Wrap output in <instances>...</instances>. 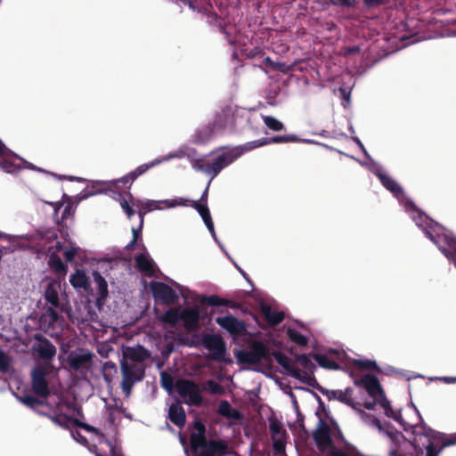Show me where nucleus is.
<instances>
[{
	"label": "nucleus",
	"instance_id": "nucleus-1",
	"mask_svg": "<svg viewBox=\"0 0 456 456\" xmlns=\"http://www.w3.org/2000/svg\"><path fill=\"white\" fill-rule=\"evenodd\" d=\"M193 427L197 432L190 436L191 456H225L228 453L227 442L223 439H208L205 425L197 420Z\"/></svg>",
	"mask_w": 456,
	"mask_h": 456
},
{
	"label": "nucleus",
	"instance_id": "nucleus-2",
	"mask_svg": "<svg viewBox=\"0 0 456 456\" xmlns=\"http://www.w3.org/2000/svg\"><path fill=\"white\" fill-rule=\"evenodd\" d=\"M242 152L239 150H232L219 154L212 161L206 159H197L192 162V167L196 171L202 172L211 175V180L215 178L225 167L232 163L240 157Z\"/></svg>",
	"mask_w": 456,
	"mask_h": 456
},
{
	"label": "nucleus",
	"instance_id": "nucleus-3",
	"mask_svg": "<svg viewBox=\"0 0 456 456\" xmlns=\"http://www.w3.org/2000/svg\"><path fill=\"white\" fill-rule=\"evenodd\" d=\"M426 234L438 247L447 259L453 262L456 266V237L443 227H434L427 230Z\"/></svg>",
	"mask_w": 456,
	"mask_h": 456
},
{
	"label": "nucleus",
	"instance_id": "nucleus-4",
	"mask_svg": "<svg viewBox=\"0 0 456 456\" xmlns=\"http://www.w3.org/2000/svg\"><path fill=\"white\" fill-rule=\"evenodd\" d=\"M269 348L262 341L253 340L248 350H238L235 352V357L240 363L256 365L263 360L269 359Z\"/></svg>",
	"mask_w": 456,
	"mask_h": 456
},
{
	"label": "nucleus",
	"instance_id": "nucleus-5",
	"mask_svg": "<svg viewBox=\"0 0 456 456\" xmlns=\"http://www.w3.org/2000/svg\"><path fill=\"white\" fill-rule=\"evenodd\" d=\"M420 428V434L428 438V444L426 446L427 456H438L444 447L456 444V435L451 439L444 440V434L425 424H422Z\"/></svg>",
	"mask_w": 456,
	"mask_h": 456
},
{
	"label": "nucleus",
	"instance_id": "nucleus-6",
	"mask_svg": "<svg viewBox=\"0 0 456 456\" xmlns=\"http://www.w3.org/2000/svg\"><path fill=\"white\" fill-rule=\"evenodd\" d=\"M201 345L210 352V354L206 356L208 360L216 361L218 362H227L225 359L226 345L220 335H203L201 338Z\"/></svg>",
	"mask_w": 456,
	"mask_h": 456
},
{
	"label": "nucleus",
	"instance_id": "nucleus-7",
	"mask_svg": "<svg viewBox=\"0 0 456 456\" xmlns=\"http://www.w3.org/2000/svg\"><path fill=\"white\" fill-rule=\"evenodd\" d=\"M121 388L126 396H129L135 383L142 381L145 375L144 368L134 363H121Z\"/></svg>",
	"mask_w": 456,
	"mask_h": 456
},
{
	"label": "nucleus",
	"instance_id": "nucleus-8",
	"mask_svg": "<svg viewBox=\"0 0 456 456\" xmlns=\"http://www.w3.org/2000/svg\"><path fill=\"white\" fill-rule=\"evenodd\" d=\"M354 384L359 387H362L372 399L377 400V398H379L387 407L388 406V400L379 379L375 375L365 374L361 379H355Z\"/></svg>",
	"mask_w": 456,
	"mask_h": 456
},
{
	"label": "nucleus",
	"instance_id": "nucleus-9",
	"mask_svg": "<svg viewBox=\"0 0 456 456\" xmlns=\"http://www.w3.org/2000/svg\"><path fill=\"white\" fill-rule=\"evenodd\" d=\"M47 364L37 365L31 370V386L33 392L40 397L46 398L50 395L48 382L45 379L48 374Z\"/></svg>",
	"mask_w": 456,
	"mask_h": 456
},
{
	"label": "nucleus",
	"instance_id": "nucleus-10",
	"mask_svg": "<svg viewBox=\"0 0 456 456\" xmlns=\"http://www.w3.org/2000/svg\"><path fill=\"white\" fill-rule=\"evenodd\" d=\"M178 394L187 398V403L194 406H200L203 403V398L200 395V386L190 379H180L176 382Z\"/></svg>",
	"mask_w": 456,
	"mask_h": 456
},
{
	"label": "nucleus",
	"instance_id": "nucleus-11",
	"mask_svg": "<svg viewBox=\"0 0 456 456\" xmlns=\"http://www.w3.org/2000/svg\"><path fill=\"white\" fill-rule=\"evenodd\" d=\"M269 429L273 440V449L276 455L285 453L287 443V431L282 424L275 418L269 419Z\"/></svg>",
	"mask_w": 456,
	"mask_h": 456
},
{
	"label": "nucleus",
	"instance_id": "nucleus-12",
	"mask_svg": "<svg viewBox=\"0 0 456 456\" xmlns=\"http://www.w3.org/2000/svg\"><path fill=\"white\" fill-rule=\"evenodd\" d=\"M150 288L155 300L165 305H174L178 300L175 291L167 284L161 281H151Z\"/></svg>",
	"mask_w": 456,
	"mask_h": 456
},
{
	"label": "nucleus",
	"instance_id": "nucleus-13",
	"mask_svg": "<svg viewBox=\"0 0 456 456\" xmlns=\"http://www.w3.org/2000/svg\"><path fill=\"white\" fill-rule=\"evenodd\" d=\"M233 122V110L231 106H225L216 112L214 120L208 126L209 135L224 131Z\"/></svg>",
	"mask_w": 456,
	"mask_h": 456
},
{
	"label": "nucleus",
	"instance_id": "nucleus-14",
	"mask_svg": "<svg viewBox=\"0 0 456 456\" xmlns=\"http://www.w3.org/2000/svg\"><path fill=\"white\" fill-rule=\"evenodd\" d=\"M313 438L321 452H325L332 446L331 428L325 420H319L318 427L313 433Z\"/></svg>",
	"mask_w": 456,
	"mask_h": 456
},
{
	"label": "nucleus",
	"instance_id": "nucleus-15",
	"mask_svg": "<svg viewBox=\"0 0 456 456\" xmlns=\"http://www.w3.org/2000/svg\"><path fill=\"white\" fill-rule=\"evenodd\" d=\"M216 322L232 337H241L247 334L246 324L232 315L216 317Z\"/></svg>",
	"mask_w": 456,
	"mask_h": 456
},
{
	"label": "nucleus",
	"instance_id": "nucleus-16",
	"mask_svg": "<svg viewBox=\"0 0 456 456\" xmlns=\"http://www.w3.org/2000/svg\"><path fill=\"white\" fill-rule=\"evenodd\" d=\"M182 156H183V152L176 153V154H172L168 158H165L163 159H154V160H152V161H151L149 163L142 164V165L137 167L134 171L128 173L124 177L117 180L116 183H122L124 186H126V184H129L128 188H130V186H131V184H132V183L134 181H135L139 176H141L143 174H145L151 167H154L158 166L159 164H160L165 159H168L174 158V157H179L180 158Z\"/></svg>",
	"mask_w": 456,
	"mask_h": 456
},
{
	"label": "nucleus",
	"instance_id": "nucleus-17",
	"mask_svg": "<svg viewBox=\"0 0 456 456\" xmlns=\"http://www.w3.org/2000/svg\"><path fill=\"white\" fill-rule=\"evenodd\" d=\"M187 4L191 9L197 10L199 12L209 14L214 9V4L218 6L220 10L232 4V0H180Z\"/></svg>",
	"mask_w": 456,
	"mask_h": 456
},
{
	"label": "nucleus",
	"instance_id": "nucleus-18",
	"mask_svg": "<svg viewBox=\"0 0 456 456\" xmlns=\"http://www.w3.org/2000/svg\"><path fill=\"white\" fill-rule=\"evenodd\" d=\"M67 198L68 202L64 204L63 202H52L50 203L53 207V218L55 219L57 224L62 225V223L66 221L69 217H73L76 211V206L70 200V199L64 195Z\"/></svg>",
	"mask_w": 456,
	"mask_h": 456
},
{
	"label": "nucleus",
	"instance_id": "nucleus-19",
	"mask_svg": "<svg viewBox=\"0 0 456 456\" xmlns=\"http://www.w3.org/2000/svg\"><path fill=\"white\" fill-rule=\"evenodd\" d=\"M35 339L37 344L34 346V350L37 352L38 356L44 361H51L56 354L55 346L42 334H36Z\"/></svg>",
	"mask_w": 456,
	"mask_h": 456
},
{
	"label": "nucleus",
	"instance_id": "nucleus-20",
	"mask_svg": "<svg viewBox=\"0 0 456 456\" xmlns=\"http://www.w3.org/2000/svg\"><path fill=\"white\" fill-rule=\"evenodd\" d=\"M93 360V354L90 352L79 354L72 351L67 357L69 366L76 370L82 371L89 370Z\"/></svg>",
	"mask_w": 456,
	"mask_h": 456
},
{
	"label": "nucleus",
	"instance_id": "nucleus-21",
	"mask_svg": "<svg viewBox=\"0 0 456 456\" xmlns=\"http://www.w3.org/2000/svg\"><path fill=\"white\" fill-rule=\"evenodd\" d=\"M180 320L183 321L187 331H195L200 328V311L198 305L186 307L181 311Z\"/></svg>",
	"mask_w": 456,
	"mask_h": 456
},
{
	"label": "nucleus",
	"instance_id": "nucleus-22",
	"mask_svg": "<svg viewBox=\"0 0 456 456\" xmlns=\"http://www.w3.org/2000/svg\"><path fill=\"white\" fill-rule=\"evenodd\" d=\"M379 404L385 411V414L387 417L393 419L398 423L403 422V417L401 413V410H395L393 409L391 403L388 401V406L383 403V401L379 398H377V400L372 399V401L365 402L364 403H361L360 406H363L367 410H374L375 406Z\"/></svg>",
	"mask_w": 456,
	"mask_h": 456
},
{
	"label": "nucleus",
	"instance_id": "nucleus-23",
	"mask_svg": "<svg viewBox=\"0 0 456 456\" xmlns=\"http://www.w3.org/2000/svg\"><path fill=\"white\" fill-rule=\"evenodd\" d=\"M93 277L96 284L98 294L96 298V305L98 308H101L104 305L105 300L109 295L108 283L106 280L102 276V274L97 271L93 272Z\"/></svg>",
	"mask_w": 456,
	"mask_h": 456
},
{
	"label": "nucleus",
	"instance_id": "nucleus-24",
	"mask_svg": "<svg viewBox=\"0 0 456 456\" xmlns=\"http://www.w3.org/2000/svg\"><path fill=\"white\" fill-rule=\"evenodd\" d=\"M135 268L143 273L148 277H152L155 274V263L152 258L145 253H141L135 256Z\"/></svg>",
	"mask_w": 456,
	"mask_h": 456
},
{
	"label": "nucleus",
	"instance_id": "nucleus-25",
	"mask_svg": "<svg viewBox=\"0 0 456 456\" xmlns=\"http://www.w3.org/2000/svg\"><path fill=\"white\" fill-rule=\"evenodd\" d=\"M131 198V203L135 208L138 210V215L140 216V220L143 223L144 216L153 210V209H161L162 208L159 204H163L162 201H155V200H148L146 202H142L139 200H136L133 197L131 193H129Z\"/></svg>",
	"mask_w": 456,
	"mask_h": 456
},
{
	"label": "nucleus",
	"instance_id": "nucleus-26",
	"mask_svg": "<svg viewBox=\"0 0 456 456\" xmlns=\"http://www.w3.org/2000/svg\"><path fill=\"white\" fill-rule=\"evenodd\" d=\"M168 419L178 428H183L186 422V414L183 407L179 403H172L168 409Z\"/></svg>",
	"mask_w": 456,
	"mask_h": 456
},
{
	"label": "nucleus",
	"instance_id": "nucleus-27",
	"mask_svg": "<svg viewBox=\"0 0 456 456\" xmlns=\"http://www.w3.org/2000/svg\"><path fill=\"white\" fill-rule=\"evenodd\" d=\"M260 310L264 318L271 327L280 324L284 320V313L273 311L272 307L266 304H262Z\"/></svg>",
	"mask_w": 456,
	"mask_h": 456
},
{
	"label": "nucleus",
	"instance_id": "nucleus-28",
	"mask_svg": "<svg viewBox=\"0 0 456 456\" xmlns=\"http://www.w3.org/2000/svg\"><path fill=\"white\" fill-rule=\"evenodd\" d=\"M60 285L55 281H50L45 289L44 297L47 304L56 308H61L59 298Z\"/></svg>",
	"mask_w": 456,
	"mask_h": 456
},
{
	"label": "nucleus",
	"instance_id": "nucleus-29",
	"mask_svg": "<svg viewBox=\"0 0 456 456\" xmlns=\"http://www.w3.org/2000/svg\"><path fill=\"white\" fill-rule=\"evenodd\" d=\"M291 377L295 378L296 379L299 380L305 385H307L314 388H319V383L316 380L314 371L310 370H301L297 367H296L292 373L290 374Z\"/></svg>",
	"mask_w": 456,
	"mask_h": 456
},
{
	"label": "nucleus",
	"instance_id": "nucleus-30",
	"mask_svg": "<svg viewBox=\"0 0 456 456\" xmlns=\"http://www.w3.org/2000/svg\"><path fill=\"white\" fill-rule=\"evenodd\" d=\"M378 177L382 183V185L391 191L396 198H400L401 196H403V188L397 183V182L393 179L391 176L379 173L378 175Z\"/></svg>",
	"mask_w": 456,
	"mask_h": 456
},
{
	"label": "nucleus",
	"instance_id": "nucleus-31",
	"mask_svg": "<svg viewBox=\"0 0 456 456\" xmlns=\"http://www.w3.org/2000/svg\"><path fill=\"white\" fill-rule=\"evenodd\" d=\"M217 412L230 419L240 420L243 418L242 413L236 408H232L226 400H222L218 405Z\"/></svg>",
	"mask_w": 456,
	"mask_h": 456
},
{
	"label": "nucleus",
	"instance_id": "nucleus-32",
	"mask_svg": "<svg viewBox=\"0 0 456 456\" xmlns=\"http://www.w3.org/2000/svg\"><path fill=\"white\" fill-rule=\"evenodd\" d=\"M5 145L0 141V169L9 174L17 173L20 167L5 156Z\"/></svg>",
	"mask_w": 456,
	"mask_h": 456
},
{
	"label": "nucleus",
	"instance_id": "nucleus-33",
	"mask_svg": "<svg viewBox=\"0 0 456 456\" xmlns=\"http://www.w3.org/2000/svg\"><path fill=\"white\" fill-rule=\"evenodd\" d=\"M125 355L133 362H142L150 357V352L144 346L138 345L127 347Z\"/></svg>",
	"mask_w": 456,
	"mask_h": 456
},
{
	"label": "nucleus",
	"instance_id": "nucleus-34",
	"mask_svg": "<svg viewBox=\"0 0 456 456\" xmlns=\"http://www.w3.org/2000/svg\"><path fill=\"white\" fill-rule=\"evenodd\" d=\"M354 389L352 387H346L345 390H339L338 395V401L346 404L354 410H358L361 405L360 402H357L353 397Z\"/></svg>",
	"mask_w": 456,
	"mask_h": 456
},
{
	"label": "nucleus",
	"instance_id": "nucleus-35",
	"mask_svg": "<svg viewBox=\"0 0 456 456\" xmlns=\"http://www.w3.org/2000/svg\"><path fill=\"white\" fill-rule=\"evenodd\" d=\"M70 284L76 289H84L87 290L90 283L86 273L82 270H77L69 278Z\"/></svg>",
	"mask_w": 456,
	"mask_h": 456
},
{
	"label": "nucleus",
	"instance_id": "nucleus-36",
	"mask_svg": "<svg viewBox=\"0 0 456 456\" xmlns=\"http://www.w3.org/2000/svg\"><path fill=\"white\" fill-rule=\"evenodd\" d=\"M37 412L41 415H45V416L48 417L54 424L58 425L63 428H66V429L70 428L69 424L70 423L73 424V419H75V418H72L64 413H60V414L52 416L50 414L43 413L39 411H37Z\"/></svg>",
	"mask_w": 456,
	"mask_h": 456
},
{
	"label": "nucleus",
	"instance_id": "nucleus-37",
	"mask_svg": "<svg viewBox=\"0 0 456 456\" xmlns=\"http://www.w3.org/2000/svg\"><path fill=\"white\" fill-rule=\"evenodd\" d=\"M275 361L279 365H281L289 375L292 373V370L297 367L294 362L289 358L285 354L280 351H273L272 353Z\"/></svg>",
	"mask_w": 456,
	"mask_h": 456
},
{
	"label": "nucleus",
	"instance_id": "nucleus-38",
	"mask_svg": "<svg viewBox=\"0 0 456 456\" xmlns=\"http://www.w3.org/2000/svg\"><path fill=\"white\" fill-rule=\"evenodd\" d=\"M313 357L324 369L334 370L340 369V365L327 354H314Z\"/></svg>",
	"mask_w": 456,
	"mask_h": 456
},
{
	"label": "nucleus",
	"instance_id": "nucleus-39",
	"mask_svg": "<svg viewBox=\"0 0 456 456\" xmlns=\"http://www.w3.org/2000/svg\"><path fill=\"white\" fill-rule=\"evenodd\" d=\"M181 311L179 308L175 307L167 310L161 316L160 321L163 323L168 324L171 327H175L180 320Z\"/></svg>",
	"mask_w": 456,
	"mask_h": 456
},
{
	"label": "nucleus",
	"instance_id": "nucleus-40",
	"mask_svg": "<svg viewBox=\"0 0 456 456\" xmlns=\"http://www.w3.org/2000/svg\"><path fill=\"white\" fill-rule=\"evenodd\" d=\"M353 365L354 367H356L357 369H361V370H374L377 372L381 371L378 363L375 361L370 360V359H366V360L354 359V360H353Z\"/></svg>",
	"mask_w": 456,
	"mask_h": 456
},
{
	"label": "nucleus",
	"instance_id": "nucleus-41",
	"mask_svg": "<svg viewBox=\"0 0 456 456\" xmlns=\"http://www.w3.org/2000/svg\"><path fill=\"white\" fill-rule=\"evenodd\" d=\"M286 333L288 338L297 346H305L308 343L307 338L295 329L289 328Z\"/></svg>",
	"mask_w": 456,
	"mask_h": 456
},
{
	"label": "nucleus",
	"instance_id": "nucleus-42",
	"mask_svg": "<svg viewBox=\"0 0 456 456\" xmlns=\"http://www.w3.org/2000/svg\"><path fill=\"white\" fill-rule=\"evenodd\" d=\"M332 435L336 441L343 444L344 449L347 452H353L355 450L354 446L346 439L338 424H335Z\"/></svg>",
	"mask_w": 456,
	"mask_h": 456
},
{
	"label": "nucleus",
	"instance_id": "nucleus-43",
	"mask_svg": "<svg viewBox=\"0 0 456 456\" xmlns=\"http://www.w3.org/2000/svg\"><path fill=\"white\" fill-rule=\"evenodd\" d=\"M49 265L56 273H65L67 271L65 264L58 256H51Z\"/></svg>",
	"mask_w": 456,
	"mask_h": 456
},
{
	"label": "nucleus",
	"instance_id": "nucleus-44",
	"mask_svg": "<svg viewBox=\"0 0 456 456\" xmlns=\"http://www.w3.org/2000/svg\"><path fill=\"white\" fill-rule=\"evenodd\" d=\"M263 119L265 125L273 131H281L284 129L283 123L275 118L274 117L264 116Z\"/></svg>",
	"mask_w": 456,
	"mask_h": 456
},
{
	"label": "nucleus",
	"instance_id": "nucleus-45",
	"mask_svg": "<svg viewBox=\"0 0 456 456\" xmlns=\"http://www.w3.org/2000/svg\"><path fill=\"white\" fill-rule=\"evenodd\" d=\"M204 390L209 392L211 395L224 394V387L213 379H209L205 383Z\"/></svg>",
	"mask_w": 456,
	"mask_h": 456
},
{
	"label": "nucleus",
	"instance_id": "nucleus-46",
	"mask_svg": "<svg viewBox=\"0 0 456 456\" xmlns=\"http://www.w3.org/2000/svg\"><path fill=\"white\" fill-rule=\"evenodd\" d=\"M19 400L26 406L35 409L37 405L45 404L44 401L30 395H24Z\"/></svg>",
	"mask_w": 456,
	"mask_h": 456
},
{
	"label": "nucleus",
	"instance_id": "nucleus-47",
	"mask_svg": "<svg viewBox=\"0 0 456 456\" xmlns=\"http://www.w3.org/2000/svg\"><path fill=\"white\" fill-rule=\"evenodd\" d=\"M12 365V358L0 349V373H8Z\"/></svg>",
	"mask_w": 456,
	"mask_h": 456
},
{
	"label": "nucleus",
	"instance_id": "nucleus-48",
	"mask_svg": "<svg viewBox=\"0 0 456 456\" xmlns=\"http://www.w3.org/2000/svg\"><path fill=\"white\" fill-rule=\"evenodd\" d=\"M191 206L198 211L204 223L206 220L211 218L210 211L208 206L200 204L198 201H191Z\"/></svg>",
	"mask_w": 456,
	"mask_h": 456
},
{
	"label": "nucleus",
	"instance_id": "nucleus-49",
	"mask_svg": "<svg viewBox=\"0 0 456 456\" xmlns=\"http://www.w3.org/2000/svg\"><path fill=\"white\" fill-rule=\"evenodd\" d=\"M269 141H271L272 143H288L297 142L299 141V138L295 134L275 135L270 137Z\"/></svg>",
	"mask_w": 456,
	"mask_h": 456
},
{
	"label": "nucleus",
	"instance_id": "nucleus-50",
	"mask_svg": "<svg viewBox=\"0 0 456 456\" xmlns=\"http://www.w3.org/2000/svg\"><path fill=\"white\" fill-rule=\"evenodd\" d=\"M296 359L297 362L302 366L304 370L314 371L315 365L305 354L297 355Z\"/></svg>",
	"mask_w": 456,
	"mask_h": 456
},
{
	"label": "nucleus",
	"instance_id": "nucleus-51",
	"mask_svg": "<svg viewBox=\"0 0 456 456\" xmlns=\"http://www.w3.org/2000/svg\"><path fill=\"white\" fill-rule=\"evenodd\" d=\"M163 204H165L166 208H175L177 206H187L188 202H191V200L183 198H176L172 200H162Z\"/></svg>",
	"mask_w": 456,
	"mask_h": 456
},
{
	"label": "nucleus",
	"instance_id": "nucleus-52",
	"mask_svg": "<svg viewBox=\"0 0 456 456\" xmlns=\"http://www.w3.org/2000/svg\"><path fill=\"white\" fill-rule=\"evenodd\" d=\"M201 302L212 306H220L224 303V298L216 295L204 297Z\"/></svg>",
	"mask_w": 456,
	"mask_h": 456
},
{
	"label": "nucleus",
	"instance_id": "nucleus-53",
	"mask_svg": "<svg viewBox=\"0 0 456 456\" xmlns=\"http://www.w3.org/2000/svg\"><path fill=\"white\" fill-rule=\"evenodd\" d=\"M58 309L59 308L51 305L45 311V315L49 317V322L52 324L57 322L60 319V314L57 311ZM60 309L62 310L61 307Z\"/></svg>",
	"mask_w": 456,
	"mask_h": 456
},
{
	"label": "nucleus",
	"instance_id": "nucleus-54",
	"mask_svg": "<svg viewBox=\"0 0 456 456\" xmlns=\"http://www.w3.org/2000/svg\"><path fill=\"white\" fill-rule=\"evenodd\" d=\"M161 385L165 389L171 390L174 387L173 377L165 371L162 372L161 373Z\"/></svg>",
	"mask_w": 456,
	"mask_h": 456
},
{
	"label": "nucleus",
	"instance_id": "nucleus-55",
	"mask_svg": "<svg viewBox=\"0 0 456 456\" xmlns=\"http://www.w3.org/2000/svg\"><path fill=\"white\" fill-rule=\"evenodd\" d=\"M73 426L80 428H83V429H85V430H86L88 432H92V433H94V434H98L99 433V430L96 428H94V427H93V426H91V425H89V424H87L86 422L80 421L77 419H73Z\"/></svg>",
	"mask_w": 456,
	"mask_h": 456
},
{
	"label": "nucleus",
	"instance_id": "nucleus-56",
	"mask_svg": "<svg viewBox=\"0 0 456 456\" xmlns=\"http://www.w3.org/2000/svg\"><path fill=\"white\" fill-rule=\"evenodd\" d=\"M246 57L248 59H259L262 58L265 55V52L263 49L259 47H255L253 49H250L248 52L245 53Z\"/></svg>",
	"mask_w": 456,
	"mask_h": 456
},
{
	"label": "nucleus",
	"instance_id": "nucleus-57",
	"mask_svg": "<svg viewBox=\"0 0 456 456\" xmlns=\"http://www.w3.org/2000/svg\"><path fill=\"white\" fill-rule=\"evenodd\" d=\"M327 450H329V456H348V453L346 452V450L338 449L334 443H332V446H330Z\"/></svg>",
	"mask_w": 456,
	"mask_h": 456
},
{
	"label": "nucleus",
	"instance_id": "nucleus-58",
	"mask_svg": "<svg viewBox=\"0 0 456 456\" xmlns=\"http://www.w3.org/2000/svg\"><path fill=\"white\" fill-rule=\"evenodd\" d=\"M318 389L322 395L327 396L329 400H338V395L339 393V390H329L322 388L320 386Z\"/></svg>",
	"mask_w": 456,
	"mask_h": 456
},
{
	"label": "nucleus",
	"instance_id": "nucleus-59",
	"mask_svg": "<svg viewBox=\"0 0 456 456\" xmlns=\"http://www.w3.org/2000/svg\"><path fill=\"white\" fill-rule=\"evenodd\" d=\"M273 69L282 73H288L291 70V67L285 62L275 61Z\"/></svg>",
	"mask_w": 456,
	"mask_h": 456
},
{
	"label": "nucleus",
	"instance_id": "nucleus-60",
	"mask_svg": "<svg viewBox=\"0 0 456 456\" xmlns=\"http://www.w3.org/2000/svg\"><path fill=\"white\" fill-rule=\"evenodd\" d=\"M71 436L79 444L83 445H86L88 444V441L86 437H85L79 431L77 430H71Z\"/></svg>",
	"mask_w": 456,
	"mask_h": 456
},
{
	"label": "nucleus",
	"instance_id": "nucleus-61",
	"mask_svg": "<svg viewBox=\"0 0 456 456\" xmlns=\"http://www.w3.org/2000/svg\"><path fill=\"white\" fill-rule=\"evenodd\" d=\"M142 226H143V223H142V220H140L139 226L137 228L133 227V229H132L133 239L132 240H134V242H137V240L141 237Z\"/></svg>",
	"mask_w": 456,
	"mask_h": 456
},
{
	"label": "nucleus",
	"instance_id": "nucleus-62",
	"mask_svg": "<svg viewBox=\"0 0 456 456\" xmlns=\"http://www.w3.org/2000/svg\"><path fill=\"white\" fill-rule=\"evenodd\" d=\"M77 255V249L74 248H68L64 251L63 256L66 261L71 262L74 260L75 256Z\"/></svg>",
	"mask_w": 456,
	"mask_h": 456
},
{
	"label": "nucleus",
	"instance_id": "nucleus-63",
	"mask_svg": "<svg viewBox=\"0 0 456 456\" xmlns=\"http://www.w3.org/2000/svg\"><path fill=\"white\" fill-rule=\"evenodd\" d=\"M361 49L358 45L346 46L344 48L345 55H354L360 53Z\"/></svg>",
	"mask_w": 456,
	"mask_h": 456
},
{
	"label": "nucleus",
	"instance_id": "nucleus-64",
	"mask_svg": "<svg viewBox=\"0 0 456 456\" xmlns=\"http://www.w3.org/2000/svg\"><path fill=\"white\" fill-rule=\"evenodd\" d=\"M217 27H218L219 32L224 34L225 36L226 39L231 43L232 41L230 38V34L227 32L225 25L222 21H220V22H218Z\"/></svg>",
	"mask_w": 456,
	"mask_h": 456
}]
</instances>
